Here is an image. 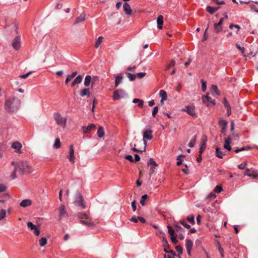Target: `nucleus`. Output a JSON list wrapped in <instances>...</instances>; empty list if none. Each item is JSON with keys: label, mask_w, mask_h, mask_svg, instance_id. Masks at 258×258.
<instances>
[{"label": "nucleus", "mask_w": 258, "mask_h": 258, "mask_svg": "<svg viewBox=\"0 0 258 258\" xmlns=\"http://www.w3.org/2000/svg\"><path fill=\"white\" fill-rule=\"evenodd\" d=\"M33 171L32 167L26 161H21L18 163L16 166L15 167L14 170L11 175V177L12 179H14L17 177L16 172L21 175H23L25 173H30Z\"/></svg>", "instance_id": "obj_1"}, {"label": "nucleus", "mask_w": 258, "mask_h": 258, "mask_svg": "<svg viewBox=\"0 0 258 258\" xmlns=\"http://www.w3.org/2000/svg\"><path fill=\"white\" fill-rule=\"evenodd\" d=\"M21 103V100L17 97L12 95L6 98L4 108L8 112H13L18 110Z\"/></svg>", "instance_id": "obj_2"}, {"label": "nucleus", "mask_w": 258, "mask_h": 258, "mask_svg": "<svg viewBox=\"0 0 258 258\" xmlns=\"http://www.w3.org/2000/svg\"><path fill=\"white\" fill-rule=\"evenodd\" d=\"M78 218L81 220L82 224L87 226H93L94 223L91 222V218L85 213L80 212L77 215Z\"/></svg>", "instance_id": "obj_3"}, {"label": "nucleus", "mask_w": 258, "mask_h": 258, "mask_svg": "<svg viewBox=\"0 0 258 258\" xmlns=\"http://www.w3.org/2000/svg\"><path fill=\"white\" fill-rule=\"evenodd\" d=\"M53 117L57 124L61 126L63 128L65 127L67 120L66 117H63L58 112L54 113Z\"/></svg>", "instance_id": "obj_4"}, {"label": "nucleus", "mask_w": 258, "mask_h": 258, "mask_svg": "<svg viewBox=\"0 0 258 258\" xmlns=\"http://www.w3.org/2000/svg\"><path fill=\"white\" fill-rule=\"evenodd\" d=\"M76 197V200L74 201V204L77 206L80 207L82 209H85L86 205L80 192L77 191Z\"/></svg>", "instance_id": "obj_5"}, {"label": "nucleus", "mask_w": 258, "mask_h": 258, "mask_svg": "<svg viewBox=\"0 0 258 258\" xmlns=\"http://www.w3.org/2000/svg\"><path fill=\"white\" fill-rule=\"evenodd\" d=\"M127 95L125 91L122 89L115 90L113 93L112 98L113 100H117L125 97Z\"/></svg>", "instance_id": "obj_6"}, {"label": "nucleus", "mask_w": 258, "mask_h": 258, "mask_svg": "<svg viewBox=\"0 0 258 258\" xmlns=\"http://www.w3.org/2000/svg\"><path fill=\"white\" fill-rule=\"evenodd\" d=\"M152 130H147L144 132L143 134V140H144V151H145L146 150V147L147 145V142L146 141V139L147 140H151L153 138L152 136Z\"/></svg>", "instance_id": "obj_7"}, {"label": "nucleus", "mask_w": 258, "mask_h": 258, "mask_svg": "<svg viewBox=\"0 0 258 258\" xmlns=\"http://www.w3.org/2000/svg\"><path fill=\"white\" fill-rule=\"evenodd\" d=\"M12 46L16 50H19L21 47V39L20 36H16L12 42Z\"/></svg>", "instance_id": "obj_8"}, {"label": "nucleus", "mask_w": 258, "mask_h": 258, "mask_svg": "<svg viewBox=\"0 0 258 258\" xmlns=\"http://www.w3.org/2000/svg\"><path fill=\"white\" fill-rule=\"evenodd\" d=\"M59 211V219L61 220L63 218L66 217L68 216L67 212L64 205H62L60 206L58 209Z\"/></svg>", "instance_id": "obj_9"}, {"label": "nucleus", "mask_w": 258, "mask_h": 258, "mask_svg": "<svg viewBox=\"0 0 258 258\" xmlns=\"http://www.w3.org/2000/svg\"><path fill=\"white\" fill-rule=\"evenodd\" d=\"M11 147L15 150V152L18 153H21L22 148V144L18 141H15L12 144Z\"/></svg>", "instance_id": "obj_10"}, {"label": "nucleus", "mask_w": 258, "mask_h": 258, "mask_svg": "<svg viewBox=\"0 0 258 258\" xmlns=\"http://www.w3.org/2000/svg\"><path fill=\"white\" fill-rule=\"evenodd\" d=\"M207 138L206 136H203L201 139V147L200 148L199 153L200 155L202 154L206 149Z\"/></svg>", "instance_id": "obj_11"}, {"label": "nucleus", "mask_w": 258, "mask_h": 258, "mask_svg": "<svg viewBox=\"0 0 258 258\" xmlns=\"http://www.w3.org/2000/svg\"><path fill=\"white\" fill-rule=\"evenodd\" d=\"M202 100L204 103L206 104L207 106H209L210 104L214 105L215 104V101L213 100L208 95L203 96L202 97Z\"/></svg>", "instance_id": "obj_12"}, {"label": "nucleus", "mask_w": 258, "mask_h": 258, "mask_svg": "<svg viewBox=\"0 0 258 258\" xmlns=\"http://www.w3.org/2000/svg\"><path fill=\"white\" fill-rule=\"evenodd\" d=\"M185 246L188 255H190V251L193 246V242L191 240L186 239L185 240Z\"/></svg>", "instance_id": "obj_13"}, {"label": "nucleus", "mask_w": 258, "mask_h": 258, "mask_svg": "<svg viewBox=\"0 0 258 258\" xmlns=\"http://www.w3.org/2000/svg\"><path fill=\"white\" fill-rule=\"evenodd\" d=\"M96 128V126L94 124L92 123L89 125L87 127L84 126L82 127V130L84 133L88 134L91 132L92 130Z\"/></svg>", "instance_id": "obj_14"}, {"label": "nucleus", "mask_w": 258, "mask_h": 258, "mask_svg": "<svg viewBox=\"0 0 258 258\" xmlns=\"http://www.w3.org/2000/svg\"><path fill=\"white\" fill-rule=\"evenodd\" d=\"M75 157L74 156V149H73V146L71 145L70 147L69 160L71 162H72V163H74L75 162Z\"/></svg>", "instance_id": "obj_15"}, {"label": "nucleus", "mask_w": 258, "mask_h": 258, "mask_svg": "<svg viewBox=\"0 0 258 258\" xmlns=\"http://www.w3.org/2000/svg\"><path fill=\"white\" fill-rule=\"evenodd\" d=\"M194 108L195 107L193 106H187L183 110L186 111L191 116H194L195 115Z\"/></svg>", "instance_id": "obj_16"}, {"label": "nucleus", "mask_w": 258, "mask_h": 258, "mask_svg": "<svg viewBox=\"0 0 258 258\" xmlns=\"http://www.w3.org/2000/svg\"><path fill=\"white\" fill-rule=\"evenodd\" d=\"M123 11L126 15H130L132 12V10L130 6L127 3H125L123 6Z\"/></svg>", "instance_id": "obj_17"}, {"label": "nucleus", "mask_w": 258, "mask_h": 258, "mask_svg": "<svg viewBox=\"0 0 258 258\" xmlns=\"http://www.w3.org/2000/svg\"><path fill=\"white\" fill-rule=\"evenodd\" d=\"M91 95L90 89L89 88H84L82 89L80 92V95L81 97H84L87 96V97H89Z\"/></svg>", "instance_id": "obj_18"}, {"label": "nucleus", "mask_w": 258, "mask_h": 258, "mask_svg": "<svg viewBox=\"0 0 258 258\" xmlns=\"http://www.w3.org/2000/svg\"><path fill=\"white\" fill-rule=\"evenodd\" d=\"M86 19V15L84 13L81 14L76 19V21L74 23L75 25L79 24L82 22H83Z\"/></svg>", "instance_id": "obj_19"}, {"label": "nucleus", "mask_w": 258, "mask_h": 258, "mask_svg": "<svg viewBox=\"0 0 258 258\" xmlns=\"http://www.w3.org/2000/svg\"><path fill=\"white\" fill-rule=\"evenodd\" d=\"M32 204V201L29 199L23 200L20 204V206L25 208L30 206Z\"/></svg>", "instance_id": "obj_20"}, {"label": "nucleus", "mask_w": 258, "mask_h": 258, "mask_svg": "<svg viewBox=\"0 0 258 258\" xmlns=\"http://www.w3.org/2000/svg\"><path fill=\"white\" fill-rule=\"evenodd\" d=\"M157 27L159 29L162 28L163 24V17L162 15H159L157 19Z\"/></svg>", "instance_id": "obj_21"}, {"label": "nucleus", "mask_w": 258, "mask_h": 258, "mask_svg": "<svg viewBox=\"0 0 258 258\" xmlns=\"http://www.w3.org/2000/svg\"><path fill=\"white\" fill-rule=\"evenodd\" d=\"M160 95L161 97V102H163L165 101L167 99V93L166 92L163 90H161L159 92Z\"/></svg>", "instance_id": "obj_22"}, {"label": "nucleus", "mask_w": 258, "mask_h": 258, "mask_svg": "<svg viewBox=\"0 0 258 258\" xmlns=\"http://www.w3.org/2000/svg\"><path fill=\"white\" fill-rule=\"evenodd\" d=\"M122 76L121 74L118 75L115 78V87H117L119 84L121 82Z\"/></svg>", "instance_id": "obj_23"}, {"label": "nucleus", "mask_w": 258, "mask_h": 258, "mask_svg": "<svg viewBox=\"0 0 258 258\" xmlns=\"http://www.w3.org/2000/svg\"><path fill=\"white\" fill-rule=\"evenodd\" d=\"M91 82L92 83V78L89 75H87L85 77V81H84V85L86 86V87H88Z\"/></svg>", "instance_id": "obj_24"}, {"label": "nucleus", "mask_w": 258, "mask_h": 258, "mask_svg": "<svg viewBox=\"0 0 258 258\" xmlns=\"http://www.w3.org/2000/svg\"><path fill=\"white\" fill-rule=\"evenodd\" d=\"M97 136L99 138H102L104 136V131L103 127L101 126H100L98 129L97 132Z\"/></svg>", "instance_id": "obj_25"}, {"label": "nucleus", "mask_w": 258, "mask_h": 258, "mask_svg": "<svg viewBox=\"0 0 258 258\" xmlns=\"http://www.w3.org/2000/svg\"><path fill=\"white\" fill-rule=\"evenodd\" d=\"M149 196L147 195H144L142 196L141 200H140V203L143 206H144L146 204V200L148 199Z\"/></svg>", "instance_id": "obj_26"}, {"label": "nucleus", "mask_w": 258, "mask_h": 258, "mask_svg": "<svg viewBox=\"0 0 258 258\" xmlns=\"http://www.w3.org/2000/svg\"><path fill=\"white\" fill-rule=\"evenodd\" d=\"M225 154L222 152H221L220 148H216V156L217 157H218L219 158H222L223 156Z\"/></svg>", "instance_id": "obj_27"}, {"label": "nucleus", "mask_w": 258, "mask_h": 258, "mask_svg": "<svg viewBox=\"0 0 258 258\" xmlns=\"http://www.w3.org/2000/svg\"><path fill=\"white\" fill-rule=\"evenodd\" d=\"M227 122L223 119H220L218 122V124L221 127H227Z\"/></svg>", "instance_id": "obj_28"}, {"label": "nucleus", "mask_w": 258, "mask_h": 258, "mask_svg": "<svg viewBox=\"0 0 258 258\" xmlns=\"http://www.w3.org/2000/svg\"><path fill=\"white\" fill-rule=\"evenodd\" d=\"M125 74L126 75L127 77L129 79V80L131 81H134L136 79V75L132 74L130 72H126Z\"/></svg>", "instance_id": "obj_29"}, {"label": "nucleus", "mask_w": 258, "mask_h": 258, "mask_svg": "<svg viewBox=\"0 0 258 258\" xmlns=\"http://www.w3.org/2000/svg\"><path fill=\"white\" fill-rule=\"evenodd\" d=\"M133 102L134 103H139L138 106L141 108H142L143 106L144 101L143 100L135 98L133 99Z\"/></svg>", "instance_id": "obj_30"}, {"label": "nucleus", "mask_w": 258, "mask_h": 258, "mask_svg": "<svg viewBox=\"0 0 258 258\" xmlns=\"http://www.w3.org/2000/svg\"><path fill=\"white\" fill-rule=\"evenodd\" d=\"M103 39V37L102 36H100L98 38V39L96 40L95 44V48H97L99 47L100 44L102 42Z\"/></svg>", "instance_id": "obj_31"}, {"label": "nucleus", "mask_w": 258, "mask_h": 258, "mask_svg": "<svg viewBox=\"0 0 258 258\" xmlns=\"http://www.w3.org/2000/svg\"><path fill=\"white\" fill-rule=\"evenodd\" d=\"M61 146L60 141L59 139L55 140V143L53 145V148L55 149H59Z\"/></svg>", "instance_id": "obj_32"}, {"label": "nucleus", "mask_w": 258, "mask_h": 258, "mask_svg": "<svg viewBox=\"0 0 258 258\" xmlns=\"http://www.w3.org/2000/svg\"><path fill=\"white\" fill-rule=\"evenodd\" d=\"M47 243V239L45 237H42L39 240V244L41 246H45Z\"/></svg>", "instance_id": "obj_33"}, {"label": "nucleus", "mask_w": 258, "mask_h": 258, "mask_svg": "<svg viewBox=\"0 0 258 258\" xmlns=\"http://www.w3.org/2000/svg\"><path fill=\"white\" fill-rule=\"evenodd\" d=\"M214 31L216 33H219L222 31V28L221 26L217 25L216 24H214Z\"/></svg>", "instance_id": "obj_34"}, {"label": "nucleus", "mask_w": 258, "mask_h": 258, "mask_svg": "<svg viewBox=\"0 0 258 258\" xmlns=\"http://www.w3.org/2000/svg\"><path fill=\"white\" fill-rule=\"evenodd\" d=\"M167 229H168L169 234L170 235H171V236H174L175 233V230L172 229L171 226H170L169 225H168L167 226Z\"/></svg>", "instance_id": "obj_35"}, {"label": "nucleus", "mask_w": 258, "mask_h": 258, "mask_svg": "<svg viewBox=\"0 0 258 258\" xmlns=\"http://www.w3.org/2000/svg\"><path fill=\"white\" fill-rule=\"evenodd\" d=\"M162 245L164 247H169V245L168 244L167 239L165 237L162 238Z\"/></svg>", "instance_id": "obj_36"}, {"label": "nucleus", "mask_w": 258, "mask_h": 258, "mask_svg": "<svg viewBox=\"0 0 258 258\" xmlns=\"http://www.w3.org/2000/svg\"><path fill=\"white\" fill-rule=\"evenodd\" d=\"M83 78L81 75L78 76L74 80L76 84H80L82 82Z\"/></svg>", "instance_id": "obj_37"}, {"label": "nucleus", "mask_w": 258, "mask_h": 258, "mask_svg": "<svg viewBox=\"0 0 258 258\" xmlns=\"http://www.w3.org/2000/svg\"><path fill=\"white\" fill-rule=\"evenodd\" d=\"M197 137V136L196 135L195 136L194 138L193 139H192L189 142V144H188V146H189V147L192 148V147H193L195 146V143L196 142Z\"/></svg>", "instance_id": "obj_38"}, {"label": "nucleus", "mask_w": 258, "mask_h": 258, "mask_svg": "<svg viewBox=\"0 0 258 258\" xmlns=\"http://www.w3.org/2000/svg\"><path fill=\"white\" fill-rule=\"evenodd\" d=\"M6 215V211L4 209L0 210V220L3 219Z\"/></svg>", "instance_id": "obj_39"}, {"label": "nucleus", "mask_w": 258, "mask_h": 258, "mask_svg": "<svg viewBox=\"0 0 258 258\" xmlns=\"http://www.w3.org/2000/svg\"><path fill=\"white\" fill-rule=\"evenodd\" d=\"M27 224L28 227L32 230H34L37 227L36 226L34 225L31 222H28Z\"/></svg>", "instance_id": "obj_40"}, {"label": "nucleus", "mask_w": 258, "mask_h": 258, "mask_svg": "<svg viewBox=\"0 0 258 258\" xmlns=\"http://www.w3.org/2000/svg\"><path fill=\"white\" fill-rule=\"evenodd\" d=\"M250 175H248V176H251L253 178H255L258 176V173L255 170H252V171L250 170Z\"/></svg>", "instance_id": "obj_41"}, {"label": "nucleus", "mask_w": 258, "mask_h": 258, "mask_svg": "<svg viewBox=\"0 0 258 258\" xmlns=\"http://www.w3.org/2000/svg\"><path fill=\"white\" fill-rule=\"evenodd\" d=\"M206 10L211 14H212L215 12V10L214 9V7L211 6H207Z\"/></svg>", "instance_id": "obj_42"}, {"label": "nucleus", "mask_w": 258, "mask_h": 258, "mask_svg": "<svg viewBox=\"0 0 258 258\" xmlns=\"http://www.w3.org/2000/svg\"><path fill=\"white\" fill-rule=\"evenodd\" d=\"M148 164L151 165L153 167H156L158 166L157 164L152 159L150 158L149 161L148 162Z\"/></svg>", "instance_id": "obj_43"}, {"label": "nucleus", "mask_w": 258, "mask_h": 258, "mask_svg": "<svg viewBox=\"0 0 258 258\" xmlns=\"http://www.w3.org/2000/svg\"><path fill=\"white\" fill-rule=\"evenodd\" d=\"M179 223L187 229H189L190 227V225L187 224V223L184 220L180 221Z\"/></svg>", "instance_id": "obj_44"}, {"label": "nucleus", "mask_w": 258, "mask_h": 258, "mask_svg": "<svg viewBox=\"0 0 258 258\" xmlns=\"http://www.w3.org/2000/svg\"><path fill=\"white\" fill-rule=\"evenodd\" d=\"M202 82V90L203 91H205L207 88L206 82L204 81V80H201Z\"/></svg>", "instance_id": "obj_45"}, {"label": "nucleus", "mask_w": 258, "mask_h": 258, "mask_svg": "<svg viewBox=\"0 0 258 258\" xmlns=\"http://www.w3.org/2000/svg\"><path fill=\"white\" fill-rule=\"evenodd\" d=\"M173 227L176 232H179L182 229L181 227L179 226L176 222L174 223Z\"/></svg>", "instance_id": "obj_46"}, {"label": "nucleus", "mask_w": 258, "mask_h": 258, "mask_svg": "<svg viewBox=\"0 0 258 258\" xmlns=\"http://www.w3.org/2000/svg\"><path fill=\"white\" fill-rule=\"evenodd\" d=\"M175 64V61L174 59H172L170 62L169 64L167 66L166 69L168 70L170 67L174 66Z\"/></svg>", "instance_id": "obj_47"}, {"label": "nucleus", "mask_w": 258, "mask_h": 258, "mask_svg": "<svg viewBox=\"0 0 258 258\" xmlns=\"http://www.w3.org/2000/svg\"><path fill=\"white\" fill-rule=\"evenodd\" d=\"M158 111V107L155 106L152 111V116L155 117Z\"/></svg>", "instance_id": "obj_48"}, {"label": "nucleus", "mask_w": 258, "mask_h": 258, "mask_svg": "<svg viewBox=\"0 0 258 258\" xmlns=\"http://www.w3.org/2000/svg\"><path fill=\"white\" fill-rule=\"evenodd\" d=\"M186 219L191 224H194L195 223L194 217L193 216L191 217H187Z\"/></svg>", "instance_id": "obj_49"}, {"label": "nucleus", "mask_w": 258, "mask_h": 258, "mask_svg": "<svg viewBox=\"0 0 258 258\" xmlns=\"http://www.w3.org/2000/svg\"><path fill=\"white\" fill-rule=\"evenodd\" d=\"M211 90L212 91H214L216 94L219 95V92L218 91L217 87L215 85H212L211 87Z\"/></svg>", "instance_id": "obj_50"}, {"label": "nucleus", "mask_w": 258, "mask_h": 258, "mask_svg": "<svg viewBox=\"0 0 258 258\" xmlns=\"http://www.w3.org/2000/svg\"><path fill=\"white\" fill-rule=\"evenodd\" d=\"M222 190V188L221 186L217 185L214 189V191L219 193Z\"/></svg>", "instance_id": "obj_51"}, {"label": "nucleus", "mask_w": 258, "mask_h": 258, "mask_svg": "<svg viewBox=\"0 0 258 258\" xmlns=\"http://www.w3.org/2000/svg\"><path fill=\"white\" fill-rule=\"evenodd\" d=\"M31 73H32L31 72H28L26 74L20 75L19 76V78H22V79H26L31 74Z\"/></svg>", "instance_id": "obj_52"}, {"label": "nucleus", "mask_w": 258, "mask_h": 258, "mask_svg": "<svg viewBox=\"0 0 258 258\" xmlns=\"http://www.w3.org/2000/svg\"><path fill=\"white\" fill-rule=\"evenodd\" d=\"M181 157H184V156L182 155H180L178 156L177 158V160H178V161L177 162L176 164L177 166H180L182 164V160L180 159Z\"/></svg>", "instance_id": "obj_53"}, {"label": "nucleus", "mask_w": 258, "mask_h": 258, "mask_svg": "<svg viewBox=\"0 0 258 258\" xmlns=\"http://www.w3.org/2000/svg\"><path fill=\"white\" fill-rule=\"evenodd\" d=\"M233 27H235V28H236L237 29V31L239 30L240 29V27L238 25H234V24H230V25L229 28L232 29ZM236 33H237L238 32H236Z\"/></svg>", "instance_id": "obj_54"}, {"label": "nucleus", "mask_w": 258, "mask_h": 258, "mask_svg": "<svg viewBox=\"0 0 258 258\" xmlns=\"http://www.w3.org/2000/svg\"><path fill=\"white\" fill-rule=\"evenodd\" d=\"M208 27H209V26L208 25L207 28H206V29L205 31L204 36H203V39L202 40V42H204V41H205L207 39V30L208 29Z\"/></svg>", "instance_id": "obj_55"}, {"label": "nucleus", "mask_w": 258, "mask_h": 258, "mask_svg": "<svg viewBox=\"0 0 258 258\" xmlns=\"http://www.w3.org/2000/svg\"><path fill=\"white\" fill-rule=\"evenodd\" d=\"M136 204H137V202L135 200H134V201H133L132 202L131 206H132V208L133 209V211H135L137 209Z\"/></svg>", "instance_id": "obj_56"}, {"label": "nucleus", "mask_w": 258, "mask_h": 258, "mask_svg": "<svg viewBox=\"0 0 258 258\" xmlns=\"http://www.w3.org/2000/svg\"><path fill=\"white\" fill-rule=\"evenodd\" d=\"M125 158L126 160L130 161L131 162H133L134 161L133 157L131 155H125Z\"/></svg>", "instance_id": "obj_57"}, {"label": "nucleus", "mask_w": 258, "mask_h": 258, "mask_svg": "<svg viewBox=\"0 0 258 258\" xmlns=\"http://www.w3.org/2000/svg\"><path fill=\"white\" fill-rule=\"evenodd\" d=\"M146 75V73H139L136 75V77H138L139 78L141 79L144 77Z\"/></svg>", "instance_id": "obj_58"}, {"label": "nucleus", "mask_w": 258, "mask_h": 258, "mask_svg": "<svg viewBox=\"0 0 258 258\" xmlns=\"http://www.w3.org/2000/svg\"><path fill=\"white\" fill-rule=\"evenodd\" d=\"M138 219H139V216L138 217L134 216L130 219V221L135 222V223H137L139 221Z\"/></svg>", "instance_id": "obj_59"}, {"label": "nucleus", "mask_w": 258, "mask_h": 258, "mask_svg": "<svg viewBox=\"0 0 258 258\" xmlns=\"http://www.w3.org/2000/svg\"><path fill=\"white\" fill-rule=\"evenodd\" d=\"M175 249H176V251L178 252H179L180 254L182 253V247L181 246H180V245L176 246Z\"/></svg>", "instance_id": "obj_60"}, {"label": "nucleus", "mask_w": 258, "mask_h": 258, "mask_svg": "<svg viewBox=\"0 0 258 258\" xmlns=\"http://www.w3.org/2000/svg\"><path fill=\"white\" fill-rule=\"evenodd\" d=\"M224 148L225 149L228 150V151H230L231 149V147L230 146V143H225V144L224 145Z\"/></svg>", "instance_id": "obj_61"}, {"label": "nucleus", "mask_w": 258, "mask_h": 258, "mask_svg": "<svg viewBox=\"0 0 258 258\" xmlns=\"http://www.w3.org/2000/svg\"><path fill=\"white\" fill-rule=\"evenodd\" d=\"M182 171H183L184 173H185L186 174H189V171L187 169V165H184V168L182 169Z\"/></svg>", "instance_id": "obj_62"}, {"label": "nucleus", "mask_w": 258, "mask_h": 258, "mask_svg": "<svg viewBox=\"0 0 258 258\" xmlns=\"http://www.w3.org/2000/svg\"><path fill=\"white\" fill-rule=\"evenodd\" d=\"M171 240L174 244H176L178 242V240L176 239L175 236H171Z\"/></svg>", "instance_id": "obj_63"}, {"label": "nucleus", "mask_w": 258, "mask_h": 258, "mask_svg": "<svg viewBox=\"0 0 258 258\" xmlns=\"http://www.w3.org/2000/svg\"><path fill=\"white\" fill-rule=\"evenodd\" d=\"M73 79L70 75H68L65 80V83L68 84Z\"/></svg>", "instance_id": "obj_64"}]
</instances>
